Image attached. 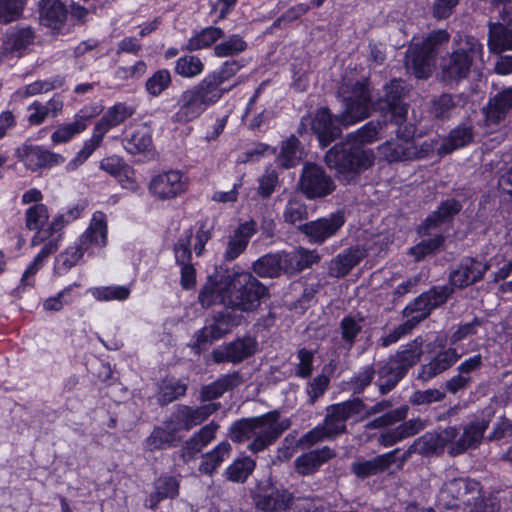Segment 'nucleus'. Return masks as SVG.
Masks as SVG:
<instances>
[{
  "label": "nucleus",
  "mask_w": 512,
  "mask_h": 512,
  "mask_svg": "<svg viewBox=\"0 0 512 512\" xmlns=\"http://www.w3.org/2000/svg\"><path fill=\"white\" fill-rule=\"evenodd\" d=\"M337 93L342 99V113L334 117L328 108H320L311 120V130L323 147L341 135V126L355 124L370 115L372 95L367 79L353 81L344 78Z\"/></svg>",
  "instance_id": "f257e3e1"
},
{
  "label": "nucleus",
  "mask_w": 512,
  "mask_h": 512,
  "mask_svg": "<svg viewBox=\"0 0 512 512\" xmlns=\"http://www.w3.org/2000/svg\"><path fill=\"white\" fill-rule=\"evenodd\" d=\"M289 426L290 422L280 421V413L273 410L258 417L234 422L229 428V436L236 443L251 440L248 449L258 453L273 444Z\"/></svg>",
  "instance_id": "f03ea898"
},
{
  "label": "nucleus",
  "mask_w": 512,
  "mask_h": 512,
  "mask_svg": "<svg viewBox=\"0 0 512 512\" xmlns=\"http://www.w3.org/2000/svg\"><path fill=\"white\" fill-rule=\"evenodd\" d=\"M371 149L342 141L330 148L325 155L326 165L335 171V177L344 184L356 183L362 173L374 165Z\"/></svg>",
  "instance_id": "7ed1b4c3"
},
{
  "label": "nucleus",
  "mask_w": 512,
  "mask_h": 512,
  "mask_svg": "<svg viewBox=\"0 0 512 512\" xmlns=\"http://www.w3.org/2000/svg\"><path fill=\"white\" fill-rule=\"evenodd\" d=\"M483 44L474 36L458 33L452 41L451 52L441 58L443 81L459 82L468 77L476 59H482Z\"/></svg>",
  "instance_id": "20e7f679"
},
{
  "label": "nucleus",
  "mask_w": 512,
  "mask_h": 512,
  "mask_svg": "<svg viewBox=\"0 0 512 512\" xmlns=\"http://www.w3.org/2000/svg\"><path fill=\"white\" fill-rule=\"evenodd\" d=\"M449 39V33L439 29L432 31L421 41H413L406 51L407 71L418 79L429 78L435 67L436 57L448 44Z\"/></svg>",
  "instance_id": "39448f33"
},
{
  "label": "nucleus",
  "mask_w": 512,
  "mask_h": 512,
  "mask_svg": "<svg viewBox=\"0 0 512 512\" xmlns=\"http://www.w3.org/2000/svg\"><path fill=\"white\" fill-rule=\"evenodd\" d=\"M269 289L250 272L229 275L227 308L245 313L256 311Z\"/></svg>",
  "instance_id": "423d86ee"
},
{
  "label": "nucleus",
  "mask_w": 512,
  "mask_h": 512,
  "mask_svg": "<svg viewBox=\"0 0 512 512\" xmlns=\"http://www.w3.org/2000/svg\"><path fill=\"white\" fill-rule=\"evenodd\" d=\"M134 112L133 107L124 103H118L110 107L96 123L91 138L84 143L83 148L77 153L76 157L69 162L68 169L74 170L84 163L95 149L99 147L104 135L110 129L120 125L131 117Z\"/></svg>",
  "instance_id": "0eeeda50"
},
{
  "label": "nucleus",
  "mask_w": 512,
  "mask_h": 512,
  "mask_svg": "<svg viewBox=\"0 0 512 512\" xmlns=\"http://www.w3.org/2000/svg\"><path fill=\"white\" fill-rule=\"evenodd\" d=\"M229 309L226 308L214 314L211 322L194 334L192 348L197 353L205 350L214 341L221 339L230 333L234 327L241 324L243 316L236 314L235 310Z\"/></svg>",
  "instance_id": "6e6552de"
},
{
  "label": "nucleus",
  "mask_w": 512,
  "mask_h": 512,
  "mask_svg": "<svg viewBox=\"0 0 512 512\" xmlns=\"http://www.w3.org/2000/svg\"><path fill=\"white\" fill-rule=\"evenodd\" d=\"M479 495L480 487L477 481L460 477L443 483L437 501L442 507L451 509L461 505L471 506L478 500Z\"/></svg>",
  "instance_id": "1a4fd4ad"
},
{
  "label": "nucleus",
  "mask_w": 512,
  "mask_h": 512,
  "mask_svg": "<svg viewBox=\"0 0 512 512\" xmlns=\"http://www.w3.org/2000/svg\"><path fill=\"white\" fill-rule=\"evenodd\" d=\"M494 415L495 412L492 408H486L480 415L466 424L463 427L462 434L460 435L458 433L457 438L452 441V447H450L448 451L449 454L451 456H457L469 449L478 448L483 440H486L484 434L492 422Z\"/></svg>",
  "instance_id": "9d476101"
},
{
  "label": "nucleus",
  "mask_w": 512,
  "mask_h": 512,
  "mask_svg": "<svg viewBox=\"0 0 512 512\" xmlns=\"http://www.w3.org/2000/svg\"><path fill=\"white\" fill-rule=\"evenodd\" d=\"M451 293L452 289L448 286L433 287L407 305L402 314L416 327L431 314L432 310L444 304Z\"/></svg>",
  "instance_id": "9b49d317"
},
{
  "label": "nucleus",
  "mask_w": 512,
  "mask_h": 512,
  "mask_svg": "<svg viewBox=\"0 0 512 512\" xmlns=\"http://www.w3.org/2000/svg\"><path fill=\"white\" fill-rule=\"evenodd\" d=\"M299 187L308 199H316L332 194L336 185L332 177L321 166L315 163H306L302 169Z\"/></svg>",
  "instance_id": "f8f14e48"
},
{
  "label": "nucleus",
  "mask_w": 512,
  "mask_h": 512,
  "mask_svg": "<svg viewBox=\"0 0 512 512\" xmlns=\"http://www.w3.org/2000/svg\"><path fill=\"white\" fill-rule=\"evenodd\" d=\"M345 224L343 212L337 211L326 217L306 222L299 226V230L311 244L322 245L334 237Z\"/></svg>",
  "instance_id": "ddd939ff"
},
{
  "label": "nucleus",
  "mask_w": 512,
  "mask_h": 512,
  "mask_svg": "<svg viewBox=\"0 0 512 512\" xmlns=\"http://www.w3.org/2000/svg\"><path fill=\"white\" fill-rule=\"evenodd\" d=\"M364 409L365 404L360 398L330 405L326 409L327 413L322 425L334 438L346 432V421L352 416L362 413Z\"/></svg>",
  "instance_id": "4468645a"
},
{
  "label": "nucleus",
  "mask_w": 512,
  "mask_h": 512,
  "mask_svg": "<svg viewBox=\"0 0 512 512\" xmlns=\"http://www.w3.org/2000/svg\"><path fill=\"white\" fill-rule=\"evenodd\" d=\"M220 408V403H206L197 407L178 405L171 414L170 419L179 432H188L192 428L201 425Z\"/></svg>",
  "instance_id": "2eb2a0df"
},
{
  "label": "nucleus",
  "mask_w": 512,
  "mask_h": 512,
  "mask_svg": "<svg viewBox=\"0 0 512 512\" xmlns=\"http://www.w3.org/2000/svg\"><path fill=\"white\" fill-rule=\"evenodd\" d=\"M188 188V178L178 170H171L152 178L149 191L160 200L172 199Z\"/></svg>",
  "instance_id": "dca6fc26"
},
{
  "label": "nucleus",
  "mask_w": 512,
  "mask_h": 512,
  "mask_svg": "<svg viewBox=\"0 0 512 512\" xmlns=\"http://www.w3.org/2000/svg\"><path fill=\"white\" fill-rule=\"evenodd\" d=\"M258 342L251 336L237 338L212 352L215 363H241L257 351Z\"/></svg>",
  "instance_id": "f3484780"
},
{
  "label": "nucleus",
  "mask_w": 512,
  "mask_h": 512,
  "mask_svg": "<svg viewBox=\"0 0 512 512\" xmlns=\"http://www.w3.org/2000/svg\"><path fill=\"white\" fill-rule=\"evenodd\" d=\"M458 436V429L449 426L440 433L428 432L417 438L412 443V450L422 456L439 455L443 453L446 446L452 447V441Z\"/></svg>",
  "instance_id": "a211bd4d"
},
{
  "label": "nucleus",
  "mask_w": 512,
  "mask_h": 512,
  "mask_svg": "<svg viewBox=\"0 0 512 512\" xmlns=\"http://www.w3.org/2000/svg\"><path fill=\"white\" fill-rule=\"evenodd\" d=\"M413 132L398 134L399 139L387 141L378 147L379 153L388 162L414 160L421 156L418 146L411 140Z\"/></svg>",
  "instance_id": "6ab92c4d"
},
{
  "label": "nucleus",
  "mask_w": 512,
  "mask_h": 512,
  "mask_svg": "<svg viewBox=\"0 0 512 512\" xmlns=\"http://www.w3.org/2000/svg\"><path fill=\"white\" fill-rule=\"evenodd\" d=\"M16 157L31 171L51 167L63 161L58 154L51 153L39 146L24 144L15 151Z\"/></svg>",
  "instance_id": "aec40b11"
},
{
  "label": "nucleus",
  "mask_w": 512,
  "mask_h": 512,
  "mask_svg": "<svg viewBox=\"0 0 512 512\" xmlns=\"http://www.w3.org/2000/svg\"><path fill=\"white\" fill-rule=\"evenodd\" d=\"M489 265L474 258L464 259L449 275L452 286L457 288L468 287L483 279Z\"/></svg>",
  "instance_id": "412c9836"
},
{
  "label": "nucleus",
  "mask_w": 512,
  "mask_h": 512,
  "mask_svg": "<svg viewBox=\"0 0 512 512\" xmlns=\"http://www.w3.org/2000/svg\"><path fill=\"white\" fill-rule=\"evenodd\" d=\"M392 403L389 400H381L366 410V417L380 414L385 412L383 415L373 419L366 424L367 429H381L392 426L398 422L403 421L408 414V407L401 406L396 409L390 410Z\"/></svg>",
  "instance_id": "4be33fe9"
},
{
  "label": "nucleus",
  "mask_w": 512,
  "mask_h": 512,
  "mask_svg": "<svg viewBox=\"0 0 512 512\" xmlns=\"http://www.w3.org/2000/svg\"><path fill=\"white\" fill-rule=\"evenodd\" d=\"M512 110V87L503 89L490 98L487 105L483 107L485 124L488 127H497Z\"/></svg>",
  "instance_id": "5701e85b"
},
{
  "label": "nucleus",
  "mask_w": 512,
  "mask_h": 512,
  "mask_svg": "<svg viewBox=\"0 0 512 512\" xmlns=\"http://www.w3.org/2000/svg\"><path fill=\"white\" fill-rule=\"evenodd\" d=\"M512 110V87L503 89L490 98L487 105L483 107L485 124L488 127H497Z\"/></svg>",
  "instance_id": "b1692460"
},
{
  "label": "nucleus",
  "mask_w": 512,
  "mask_h": 512,
  "mask_svg": "<svg viewBox=\"0 0 512 512\" xmlns=\"http://www.w3.org/2000/svg\"><path fill=\"white\" fill-rule=\"evenodd\" d=\"M229 275L210 276L201 288L198 296L199 303L204 308L222 304L227 308Z\"/></svg>",
  "instance_id": "393cba45"
},
{
  "label": "nucleus",
  "mask_w": 512,
  "mask_h": 512,
  "mask_svg": "<svg viewBox=\"0 0 512 512\" xmlns=\"http://www.w3.org/2000/svg\"><path fill=\"white\" fill-rule=\"evenodd\" d=\"M178 110L173 115L172 120L175 123H188L198 118L207 109L197 93L192 87L181 93L177 101Z\"/></svg>",
  "instance_id": "a878e982"
},
{
  "label": "nucleus",
  "mask_w": 512,
  "mask_h": 512,
  "mask_svg": "<svg viewBox=\"0 0 512 512\" xmlns=\"http://www.w3.org/2000/svg\"><path fill=\"white\" fill-rule=\"evenodd\" d=\"M335 456V451L328 446L310 450L309 452L301 454L294 460V468L296 473L301 476H311L314 475L323 464Z\"/></svg>",
  "instance_id": "bb28decb"
},
{
  "label": "nucleus",
  "mask_w": 512,
  "mask_h": 512,
  "mask_svg": "<svg viewBox=\"0 0 512 512\" xmlns=\"http://www.w3.org/2000/svg\"><path fill=\"white\" fill-rule=\"evenodd\" d=\"M366 256L367 251L362 246L349 247L330 261L329 275L336 278L346 276Z\"/></svg>",
  "instance_id": "cd10ccee"
},
{
  "label": "nucleus",
  "mask_w": 512,
  "mask_h": 512,
  "mask_svg": "<svg viewBox=\"0 0 512 512\" xmlns=\"http://www.w3.org/2000/svg\"><path fill=\"white\" fill-rule=\"evenodd\" d=\"M178 433L179 431L169 418L162 426L155 427L144 440V449L153 452L175 446L180 441V437L177 436Z\"/></svg>",
  "instance_id": "c85d7f7f"
},
{
  "label": "nucleus",
  "mask_w": 512,
  "mask_h": 512,
  "mask_svg": "<svg viewBox=\"0 0 512 512\" xmlns=\"http://www.w3.org/2000/svg\"><path fill=\"white\" fill-rule=\"evenodd\" d=\"M257 232L256 222L247 221L238 226L228 239L223 257L226 261H233L247 248L250 238Z\"/></svg>",
  "instance_id": "c756f323"
},
{
  "label": "nucleus",
  "mask_w": 512,
  "mask_h": 512,
  "mask_svg": "<svg viewBox=\"0 0 512 512\" xmlns=\"http://www.w3.org/2000/svg\"><path fill=\"white\" fill-rule=\"evenodd\" d=\"M459 358L460 355L455 348L450 347L440 351L429 363L420 366L418 379L422 381L431 380L452 367Z\"/></svg>",
  "instance_id": "7c9ffc66"
},
{
  "label": "nucleus",
  "mask_w": 512,
  "mask_h": 512,
  "mask_svg": "<svg viewBox=\"0 0 512 512\" xmlns=\"http://www.w3.org/2000/svg\"><path fill=\"white\" fill-rule=\"evenodd\" d=\"M243 79H240L230 86H221L214 76L210 74L206 75L199 83L192 86L195 93L198 94L202 102L208 108L216 104L225 93L232 90L235 86L241 83Z\"/></svg>",
  "instance_id": "2f4dec72"
},
{
  "label": "nucleus",
  "mask_w": 512,
  "mask_h": 512,
  "mask_svg": "<svg viewBox=\"0 0 512 512\" xmlns=\"http://www.w3.org/2000/svg\"><path fill=\"white\" fill-rule=\"evenodd\" d=\"M254 503L259 510L264 512L286 511L291 501V493L288 490L271 488L253 496Z\"/></svg>",
  "instance_id": "473e14b6"
},
{
  "label": "nucleus",
  "mask_w": 512,
  "mask_h": 512,
  "mask_svg": "<svg viewBox=\"0 0 512 512\" xmlns=\"http://www.w3.org/2000/svg\"><path fill=\"white\" fill-rule=\"evenodd\" d=\"M398 452L399 449H395L370 460L352 463V472L362 479L384 472L396 463Z\"/></svg>",
  "instance_id": "72a5a7b5"
},
{
  "label": "nucleus",
  "mask_w": 512,
  "mask_h": 512,
  "mask_svg": "<svg viewBox=\"0 0 512 512\" xmlns=\"http://www.w3.org/2000/svg\"><path fill=\"white\" fill-rule=\"evenodd\" d=\"M424 428L425 423L421 419H410L395 428L385 430L379 435L377 441L384 447H390L408 437L416 435Z\"/></svg>",
  "instance_id": "f704fd0d"
},
{
  "label": "nucleus",
  "mask_w": 512,
  "mask_h": 512,
  "mask_svg": "<svg viewBox=\"0 0 512 512\" xmlns=\"http://www.w3.org/2000/svg\"><path fill=\"white\" fill-rule=\"evenodd\" d=\"M179 494L178 480L169 475L161 476L153 482V491L145 500V506L156 509L158 504L165 499H173Z\"/></svg>",
  "instance_id": "c9c22d12"
},
{
  "label": "nucleus",
  "mask_w": 512,
  "mask_h": 512,
  "mask_svg": "<svg viewBox=\"0 0 512 512\" xmlns=\"http://www.w3.org/2000/svg\"><path fill=\"white\" fill-rule=\"evenodd\" d=\"M462 209L460 201L447 199L439 205L438 209L430 214L420 226V233L428 235L430 229H435L441 224L452 221Z\"/></svg>",
  "instance_id": "e433bc0d"
},
{
  "label": "nucleus",
  "mask_w": 512,
  "mask_h": 512,
  "mask_svg": "<svg viewBox=\"0 0 512 512\" xmlns=\"http://www.w3.org/2000/svg\"><path fill=\"white\" fill-rule=\"evenodd\" d=\"M35 38L31 28H20L6 35L2 43L4 56L21 57Z\"/></svg>",
  "instance_id": "4c0bfd02"
},
{
  "label": "nucleus",
  "mask_w": 512,
  "mask_h": 512,
  "mask_svg": "<svg viewBox=\"0 0 512 512\" xmlns=\"http://www.w3.org/2000/svg\"><path fill=\"white\" fill-rule=\"evenodd\" d=\"M423 343V338L418 336L389 358L407 374L408 370L420 361L423 354Z\"/></svg>",
  "instance_id": "58836bf2"
},
{
  "label": "nucleus",
  "mask_w": 512,
  "mask_h": 512,
  "mask_svg": "<svg viewBox=\"0 0 512 512\" xmlns=\"http://www.w3.org/2000/svg\"><path fill=\"white\" fill-rule=\"evenodd\" d=\"M67 18V10L59 0H41L39 3V19L42 25L59 29Z\"/></svg>",
  "instance_id": "ea45409f"
},
{
  "label": "nucleus",
  "mask_w": 512,
  "mask_h": 512,
  "mask_svg": "<svg viewBox=\"0 0 512 512\" xmlns=\"http://www.w3.org/2000/svg\"><path fill=\"white\" fill-rule=\"evenodd\" d=\"M384 90V101L392 111L396 118V122L400 123L405 119L407 114V106L402 104V99L405 96V89L402 85V81L393 79L384 86Z\"/></svg>",
  "instance_id": "a19ab883"
},
{
  "label": "nucleus",
  "mask_w": 512,
  "mask_h": 512,
  "mask_svg": "<svg viewBox=\"0 0 512 512\" xmlns=\"http://www.w3.org/2000/svg\"><path fill=\"white\" fill-rule=\"evenodd\" d=\"M474 133L471 126L466 124L459 125L452 129L449 135L442 141L438 147V154L447 155L453 151L463 148L473 141Z\"/></svg>",
  "instance_id": "79ce46f5"
},
{
  "label": "nucleus",
  "mask_w": 512,
  "mask_h": 512,
  "mask_svg": "<svg viewBox=\"0 0 512 512\" xmlns=\"http://www.w3.org/2000/svg\"><path fill=\"white\" fill-rule=\"evenodd\" d=\"M107 240V223L105 215L102 212H96L93 215L91 223L85 233L79 238V241L84 246L89 248L91 246L102 247L106 245Z\"/></svg>",
  "instance_id": "37998d69"
},
{
  "label": "nucleus",
  "mask_w": 512,
  "mask_h": 512,
  "mask_svg": "<svg viewBox=\"0 0 512 512\" xmlns=\"http://www.w3.org/2000/svg\"><path fill=\"white\" fill-rule=\"evenodd\" d=\"M232 451L228 441L220 442L214 449L202 455L199 465V472L205 475H212L216 469L230 457Z\"/></svg>",
  "instance_id": "c03bdc74"
},
{
  "label": "nucleus",
  "mask_w": 512,
  "mask_h": 512,
  "mask_svg": "<svg viewBox=\"0 0 512 512\" xmlns=\"http://www.w3.org/2000/svg\"><path fill=\"white\" fill-rule=\"evenodd\" d=\"M488 48L494 54L512 49V29L501 23H489Z\"/></svg>",
  "instance_id": "a18cd8bd"
},
{
  "label": "nucleus",
  "mask_w": 512,
  "mask_h": 512,
  "mask_svg": "<svg viewBox=\"0 0 512 512\" xmlns=\"http://www.w3.org/2000/svg\"><path fill=\"white\" fill-rule=\"evenodd\" d=\"M303 156L304 151L300 141L292 135L282 142L277 161L282 168L289 169L298 165Z\"/></svg>",
  "instance_id": "49530a36"
},
{
  "label": "nucleus",
  "mask_w": 512,
  "mask_h": 512,
  "mask_svg": "<svg viewBox=\"0 0 512 512\" xmlns=\"http://www.w3.org/2000/svg\"><path fill=\"white\" fill-rule=\"evenodd\" d=\"M377 385L381 395L389 393L406 375L390 358L378 370Z\"/></svg>",
  "instance_id": "de8ad7c7"
},
{
  "label": "nucleus",
  "mask_w": 512,
  "mask_h": 512,
  "mask_svg": "<svg viewBox=\"0 0 512 512\" xmlns=\"http://www.w3.org/2000/svg\"><path fill=\"white\" fill-rule=\"evenodd\" d=\"M86 251H88L87 247L79 240L74 245L69 246L56 257L54 266L55 273L60 275L69 271L79 262Z\"/></svg>",
  "instance_id": "09e8293b"
},
{
  "label": "nucleus",
  "mask_w": 512,
  "mask_h": 512,
  "mask_svg": "<svg viewBox=\"0 0 512 512\" xmlns=\"http://www.w3.org/2000/svg\"><path fill=\"white\" fill-rule=\"evenodd\" d=\"M224 36V31L215 26H209L198 33L193 35L187 42L185 49L187 51H196L204 48L210 47L212 44L216 43L219 39Z\"/></svg>",
  "instance_id": "8fccbe9b"
},
{
  "label": "nucleus",
  "mask_w": 512,
  "mask_h": 512,
  "mask_svg": "<svg viewBox=\"0 0 512 512\" xmlns=\"http://www.w3.org/2000/svg\"><path fill=\"white\" fill-rule=\"evenodd\" d=\"M123 146L130 154L143 153L152 146V138L146 128H138L124 137Z\"/></svg>",
  "instance_id": "3c124183"
},
{
  "label": "nucleus",
  "mask_w": 512,
  "mask_h": 512,
  "mask_svg": "<svg viewBox=\"0 0 512 512\" xmlns=\"http://www.w3.org/2000/svg\"><path fill=\"white\" fill-rule=\"evenodd\" d=\"M255 468V461L248 456L237 458L230 464L224 476L227 480L236 483H243Z\"/></svg>",
  "instance_id": "603ef678"
},
{
  "label": "nucleus",
  "mask_w": 512,
  "mask_h": 512,
  "mask_svg": "<svg viewBox=\"0 0 512 512\" xmlns=\"http://www.w3.org/2000/svg\"><path fill=\"white\" fill-rule=\"evenodd\" d=\"M383 129V123L380 121H370L356 132L347 135L346 141H351L362 147L379 139V133Z\"/></svg>",
  "instance_id": "864d4df0"
},
{
  "label": "nucleus",
  "mask_w": 512,
  "mask_h": 512,
  "mask_svg": "<svg viewBox=\"0 0 512 512\" xmlns=\"http://www.w3.org/2000/svg\"><path fill=\"white\" fill-rule=\"evenodd\" d=\"M88 120L89 116L77 114L72 123L60 126L53 132L51 136L52 141L54 143L69 141L74 135L79 134L86 129Z\"/></svg>",
  "instance_id": "5fc2aeb1"
},
{
  "label": "nucleus",
  "mask_w": 512,
  "mask_h": 512,
  "mask_svg": "<svg viewBox=\"0 0 512 512\" xmlns=\"http://www.w3.org/2000/svg\"><path fill=\"white\" fill-rule=\"evenodd\" d=\"M363 318H356L352 315L345 316L339 323L341 339L347 349H350L356 342L357 336L362 331Z\"/></svg>",
  "instance_id": "6e6d98bb"
},
{
  "label": "nucleus",
  "mask_w": 512,
  "mask_h": 512,
  "mask_svg": "<svg viewBox=\"0 0 512 512\" xmlns=\"http://www.w3.org/2000/svg\"><path fill=\"white\" fill-rule=\"evenodd\" d=\"M252 270L256 275L262 278L279 277L278 254L269 253L260 257L252 264Z\"/></svg>",
  "instance_id": "4d7b16f0"
},
{
  "label": "nucleus",
  "mask_w": 512,
  "mask_h": 512,
  "mask_svg": "<svg viewBox=\"0 0 512 512\" xmlns=\"http://www.w3.org/2000/svg\"><path fill=\"white\" fill-rule=\"evenodd\" d=\"M247 43L238 35H230L226 40L214 46V54L217 57H233L245 51Z\"/></svg>",
  "instance_id": "13d9d810"
},
{
  "label": "nucleus",
  "mask_w": 512,
  "mask_h": 512,
  "mask_svg": "<svg viewBox=\"0 0 512 512\" xmlns=\"http://www.w3.org/2000/svg\"><path fill=\"white\" fill-rule=\"evenodd\" d=\"M64 84V78L62 77H54L49 80H38L27 86L24 89L18 90L16 95L20 97H29L34 96L40 93H46L56 88L62 87Z\"/></svg>",
  "instance_id": "bf43d9fd"
},
{
  "label": "nucleus",
  "mask_w": 512,
  "mask_h": 512,
  "mask_svg": "<svg viewBox=\"0 0 512 512\" xmlns=\"http://www.w3.org/2000/svg\"><path fill=\"white\" fill-rule=\"evenodd\" d=\"M204 64L194 55H186L179 58L175 64V72L185 78H192L202 73Z\"/></svg>",
  "instance_id": "052dcab7"
},
{
  "label": "nucleus",
  "mask_w": 512,
  "mask_h": 512,
  "mask_svg": "<svg viewBox=\"0 0 512 512\" xmlns=\"http://www.w3.org/2000/svg\"><path fill=\"white\" fill-rule=\"evenodd\" d=\"M25 218L29 230L42 231L49 218L47 207L44 204H35L26 210Z\"/></svg>",
  "instance_id": "680f3d73"
},
{
  "label": "nucleus",
  "mask_w": 512,
  "mask_h": 512,
  "mask_svg": "<svg viewBox=\"0 0 512 512\" xmlns=\"http://www.w3.org/2000/svg\"><path fill=\"white\" fill-rule=\"evenodd\" d=\"M375 374L376 370L372 365L365 366L351 377L347 384L354 394H361L372 383Z\"/></svg>",
  "instance_id": "e2e57ef3"
},
{
  "label": "nucleus",
  "mask_w": 512,
  "mask_h": 512,
  "mask_svg": "<svg viewBox=\"0 0 512 512\" xmlns=\"http://www.w3.org/2000/svg\"><path fill=\"white\" fill-rule=\"evenodd\" d=\"M171 82L170 72L167 69H160L147 79L145 87L150 95L156 97L165 91Z\"/></svg>",
  "instance_id": "0e129e2a"
},
{
  "label": "nucleus",
  "mask_w": 512,
  "mask_h": 512,
  "mask_svg": "<svg viewBox=\"0 0 512 512\" xmlns=\"http://www.w3.org/2000/svg\"><path fill=\"white\" fill-rule=\"evenodd\" d=\"M187 391V385L180 381H170L162 385L158 393V402L160 405H167L178 398L184 396Z\"/></svg>",
  "instance_id": "69168bd1"
},
{
  "label": "nucleus",
  "mask_w": 512,
  "mask_h": 512,
  "mask_svg": "<svg viewBox=\"0 0 512 512\" xmlns=\"http://www.w3.org/2000/svg\"><path fill=\"white\" fill-rule=\"evenodd\" d=\"M279 185V176L276 170L267 168L258 178L257 193L263 198H269Z\"/></svg>",
  "instance_id": "338daca9"
},
{
  "label": "nucleus",
  "mask_w": 512,
  "mask_h": 512,
  "mask_svg": "<svg viewBox=\"0 0 512 512\" xmlns=\"http://www.w3.org/2000/svg\"><path fill=\"white\" fill-rule=\"evenodd\" d=\"M456 107L454 97L450 94H442L431 102L430 112L437 119H447L451 111Z\"/></svg>",
  "instance_id": "774afa93"
}]
</instances>
